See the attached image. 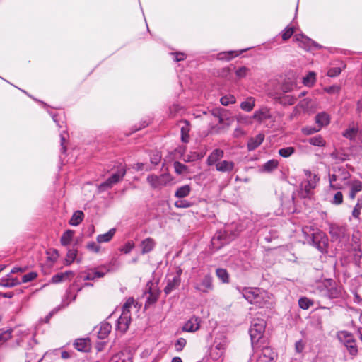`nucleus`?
<instances>
[{"label": "nucleus", "mask_w": 362, "mask_h": 362, "mask_svg": "<svg viewBox=\"0 0 362 362\" xmlns=\"http://www.w3.org/2000/svg\"><path fill=\"white\" fill-rule=\"evenodd\" d=\"M112 326L108 322H102L98 331V337L101 339H105L110 333Z\"/></svg>", "instance_id": "a878e982"}, {"label": "nucleus", "mask_w": 362, "mask_h": 362, "mask_svg": "<svg viewBox=\"0 0 362 362\" xmlns=\"http://www.w3.org/2000/svg\"><path fill=\"white\" fill-rule=\"evenodd\" d=\"M270 109L267 107H262L254 112L253 118L259 122L271 118Z\"/></svg>", "instance_id": "a211bd4d"}, {"label": "nucleus", "mask_w": 362, "mask_h": 362, "mask_svg": "<svg viewBox=\"0 0 362 362\" xmlns=\"http://www.w3.org/2000/svg\"><path fill=\"white\" fill-rule=\"evenodd\" d=\"M172 180L169 174L163 173L160 175L153 174L147 177V182L153 189H161Z\"/></svg>", "instance_id": "1a4fd4ad"}, {"label": "nucleus", "mask_w": 362, "mask_h": 362, "mask_svg": "<svg viewBox=\"0 0 362 362\" xmlns=\"http://www.w3.org/2000/svg\"><path fill=\"white\" fill-rule=\"evenodd\" d=\"M135 245L132 241H128L122 248L121 251L124 252L125 254L129 253L133 248L134 247Z\"/></svg>", "instance_id": "052dcab7"}, {"label": "nucleus", "mask_w": 362, "mask_h": 362, "mask_svg": "<svg viewBox=\"0 0 362 362\" xmlns=\"http://www.w3.org/2000/svg\"><path fill=\"white\" fill-rule=\"evenodd\" d=\"M161 156L159 152H155L151 156V162L153 165H158L160 161Z\"/></svg>", "instance_id": "0e129e2a"}, {"label": "nucleus", "mask_w": 362, "mask_h": 362, "mask_svg": "<svg viewBox=\"0 0 362 362\" xmlns=\"http://www.w3.org/2000/svg\"><path fill=\"white\" fill-rule=\"evenodd\" d=\"M125 174L126 169L124 166H121L115 173H113L110 177L99 185V189L100 191H105L107 189L111 188L115 184L121 181Z\"/></svg>", "instance_id": "9d476101"}, {"label": "nucleus", "mask_w": 362, "mask_h": 362, "mask_svg": "<svg viewBox=\"0 0 362 362\" xmlns=\"http://www.w3.org/2000/svg\"><path fill=\"white\" fill-rule=\"evenodd\" d=\"M257 298L258 299H255L257 302H255L254 304L259 307H263L266 305L267 303H269V300L271 299V295L267 292L264 291H261L259 289L256 298Z\"/></svg>", "instance_id": "4be33fe9"}, {"label": "nucleus", "mask_w": 362, "mask_h": 362, "mask_svg": "<svg viewBox=\"0 0 362 362\" xmlns=\"http://www.w3.org/2000/svg\"><path fill=\"white\" fill-rule=\"evenodd\" d=\"M343 136L350 140L362 142V131H359L357 125H350L344 132Z\"/></svg>", "instance_id": "2eb2a0df"}, {"label": "nucleus", "mask_w": 362, "mask_h": 362, "mask_svg": "<svg viewBox=\"0 0 362 362\" xmlns=\"http://www.w3.org/2000/svg\"><path fill=\"white\" fill-rule=\"evenodd\" d=\"M74 275L72 271H66L65 272H60L54 275L52 278V282L54 284H58L64 281L66 279H69Z\"/></svg>", "instance_id": "bb28decb"}, {"label": "nucleus", "mask_w": 362, "mask_h": 362, "mask_svg": "<svg viewBox=\"0 0 362 362\" xmlns=\"http://www.w3.org/2000/svg\"><path fill=\"white\" fill-rule=\"evenodd\" d=\"M349 351V353L353 356L357 355L358 354V348L356 344L355 340L351 341V343L346 344L345 346Z\"/></svg>", "instance_id": "3c124183"}, {"label": "nucleus", "mask_w": 362, "mask_h": 362, "mask_svg": "<svg viewBox=\"0 0 362 362\" xmlns=\"http://www.w3.org/2000/svg\"><path fill=\"white\" fill-rule=\"evenodd\" d=\"M318 131H320V128H315V127H305V128H303V132L308 135L312 134Z\"/></svg>", "instance_id": "774afa93"}, {"label": "nucleus", "mask_w": 362, "mask_h": 362, "mask_svg": "<svg viewBox=\"0 0 362 362\" xmlns=\"http://www.w3.org/2000/svg\"><path fill=\"white\" fill-rule=\"evenodd\" d=\"M156 243L151 238H147L141 243V253L146 254L151 252L155 247Z\"/></svg>", "instance_id": "cd10ccee"}, {"label": "nucleus", "mask_w": 362, "mask_h": 362, "mask_svg": "<svg viewBox=\"0 0 362 362\" xmlns=\"http://www.w3.org/2000/svg\"><path fill=\"white\" fill-rule=\"evenodd\" d=\"M259 288H244L243 290V296L250 303L254 304L255 302H257L255 299H257L256 297L259 293Z\"/></svg>", "instance_id": "412c9836"}, {"label": "nucleus", "mask_w": 362, "mask_h": 362, "mask_svg": "<svg viewBox=\"0 0 362 362\" xmlns=\"http://www.w3.org/2000/svg\"><path fill=\"white\" fill-rule=\"evenodd\" d=\"M200 319L197 317H191L183 326L182 329L185 332H194L199 329Z\"/></svg>", "instance_id": "6ab92c4d"}, {"label": "nucleus", "mask_w": 362, "mask_h": 362, "mask_svg": "<svg viewBox=\"0 0 362 362\" xmlns=\"http://www.w3.org/2000/svg\"><path fill=\"white\" fill-rule=\"evenodd\" d=\"M264 135L259 134L255 137L250 139L247 143V148L249 151H253L257 148L264 141Z\"/></svg>", "instance_id": "5701e85b"}, {"label": "nucleus", "mask_w": 362, "mask_h": 362, "mask_svg": "<svg viewBox=\"0 0 362 362\" xmlns=\"http://www.w3.org/2000/svg\"><path fill=\"white\" fill-rule=\"evenodd\" d=\"M344 66H343V68ZM342 71V67L337 66V67H332L330 68L327 71V76L329 77H335L339 76Z\"/></svg>", "instance_id": "864d4df0"}, {"label": "nucleus", "mask_w": 362, "mask_h": 362, "mask_svg": "<svg viewBox=\"0 0 362 362\" xmlns=\"http://www.w3.org/2000/svg\"><path fill=\"white\" fill-rule=\"evenodd\" d=\"M180 284V278L179 276H173V279H169L166 286L164 288L165 294L170 293L173 290L179 286Z\"/></svg>", "instance_id": "393cba45"}, {"label": "nucleus", "mask_w": 362, "mask_h": 362, "mask_svg": "<svg viewBox=\"0 0 362 362\" xmlns=\"http://www.w3.org/2000/svg\"><path fill=\"white\" fill-rule=\"evenodd\" d=\"M186 343V340L184 338H179L175 344V348L176 351H182L183 348L185 346Z\"/></svg>", "instance_id": "bf43d9fd"}, {"label": "nucleus", "mask_w": 362, "mask_h": 362, "mask_svg": "<svg viewBox=\"0 0 362 362\" xmlns=\"http://www.w3.org/2000/svg\"><path fill=\"white\" fill-rule=\"evenodd\" d=\"M220 102L223 105L227 106L230 104L235 103L236 98L233 95L228 94L221 97L220 99Z\"/></svg>", "instance_id": "79ce46f5"}, {"label": "nucleus", "mask_w": 362, "mask_h": 362, "mask_svg": "<svg viewBox=\"0 0 362 362\" xmlns=\"http://www.w3.org/2000/svg\"><path fill=\"white\" fill-rule=\"evenodd\" d=\"M74 232L71 230H66L61 237L60 242L62 245L66 246L70 244L72 240Z\"/></svg>", "instance_id": "c9c22d12"}, {"label": "nucleus", "mask_w": 362, "mask_h": 362, "mask_svg": "<svg viewBox=\"0 0 362 362\" xmlns=\"http://www.w3.org/2000/svg\"><path fill=\"white\" fill-rule=\"evenodd\" d=\"M109 271L107 266L102 265L97 268L87 269L81 272L80 275L85 281H93L104 277Z\"/></svg>", "instance_id": "0eeeda50"}, {"label": "nucleus", "mask_w": 362, "mask_h": 362, "mask_svg": "<svg viewBox=\"0 0 362 362\" xmlns=\"http://www.w3.org/2000/svg\"><path fill=\"white\" fill-rule=\"evenodd\" d=\"M194 288L197 291L204 293H206L212 291L214 289V286L211 276L209 274L205 275L194 284Z\"/></svg>", "instance_id": "ddd939ff"}, {"label": "nucleus", "mask_w": 362, "mask_h": 362, "mask_svg": "<svg viewBox=\"0 0 362 362\" xmlns=\"http://www.w3.org/2000/svg\"><path fill=\"white\" fill-rule=\"evenodd\" d=\"M329 234L332 241L346 243L349 240V235L346 228L337 224H330Z\"/></svg>", "instance_id": "6e6552de"}, {"label": "nucleus", "mask_w": 362, "mask_h": 362, "mask_svg": "<svg viewBox=\"0 0 362 362\" xmlns=\"http://www.w3.org/2000/svg\"><path fill=\"white\" fill-rule=\"evenodd\" d=\"M158 300V295L155 293H149L148 296L147 297V300L146 302V306L151 305L154 303H156Z\"/></svg>", "instance_id": "338daca9"}, {"label": "nucleus", "mask_w": 362, "mask_h": 362, "mask_svg": "<svg viewBox=\"0 0 362 362\" xmlns=\"http://www.w3.org/2000/svg\"><path fill=\"white\" fill-rule=\"evenodd\" d=\"M294 151L295 148L293 147L289 146L279 149V154L284 158H288L291 156Z\"/></svg>", "instance_id": "8fccbe9b"}, {"label": "nucleus", "mask_w": 362, "mask_h": 362, "mask_svg": "<svg viewBox=\"0 0 362 362\" xmlns=\"http://www.w3.org/2000/svg\"><path fill=\"white\" fill-rule=\"evenodd\" d=\"M351 175L344 168H334L329 173V185L334 189H341L350 181Z\"/></svg>", "instance_id": "f03ea898"}, {"label": "nucleus", "mask_w": 362, "mask_h": 362, "mask_svg": "<svg viewBox=\"0 0 362 362\" xmlns=\"http://www.w3.org/2000/svg\"><path fill=\"white\" fill-rule=\"evenodd\" d=\"M228 346L227 337L221 334L218 335L210 350V357L214 361H222Z\"/></svg>", "instance_id": "20e7f679"}, {"label": "nucleus", "mask_w": 362, "mask_h": 362, "mask_svg": "<svg viewBox=\"0 0 362 362\" xmlns=\"http://www.w3.org/2000/svg\"><path fill=\"white\" fill-rule=\"evenodd\" d=\"M338 339L344 344V346L351 343L354 339L353 336L346 331H340L337 333Z\"/></svg>", "instance_id": "2f4dec72"}, {"label": "nucleus", "mask_w": 362, "mask_h": 362, "mask_svg": "<svg viewBox=\"0 0 362 362\" xmlns=\"http://www.w3.org/2000/svg\"><path fill=\"white\" fill-rule=\"evenodd\" d=\"M223 151L221 149L217 148L214 150L207 158V165L209 166L215 165V166H216V164L218 163L221 161L220 160L223 157Z\"/></svg>", "instance_id": "f3484780"}, {"label": "nucleus", "mask_w": 362, "mask_h": 362, "mask_svg": "<svg viewBox=\"0 0 362 362\" xmlns=\"http://www.w3.org/2000/svg\"><path fill=\"white\" fill-rule=\"evenodd\" d=\"M315 73L310 71L308 74L303 78V83L305 86L310 87L314 85L316 81Z\"/></svg>", "instance_id": "ea45409f"}, {"label": "nucleus", "mask_w": 362, "mask_h": 362, "mask_svg": "<svg viewBox=\"0 0 362 362\" xmlns=\"http://www.w3.org/2000/svg\"><path fill=\"white\" fill-rule=\"evenodd\" d=\"M294 39L297 42H300L306 46H309L310 43H313L311 40H310L308 37H305L303 35H296Z\"/></svg>", "instance_id": "603ef678"}, {"label": "nucleus", "mask_w": 362, "mask_h": 362, "mask_svg": "<svg viewBox=\"0 0 362 362\" xmlns=\"http://www.w3.org/2000/svg\"><path fill=\"white\" fill-rule=\"evenodd\" d=\"M343 202V194L341 192H337L334 197L332 203L334 204H341Z\"/></svg>", "instance_id": "e2e57ef3"}, {"label": "nucleus", "mask_w": 362, "mask_h": 362, "mask_svg": "<svg viewBox=\"0 0 362 362\" xmlns=\"http://www.w3.org/2000/svg\"><path fill=\"white\" fill-rule=\"evenodd\" d=\"M137 303L135 302L133 298H129L127 300L122 307V313L121 316L117 320V327L122 332H124L127 330L129 325L131 322L130 311L132 308L136 310Z\"/></svg>", "instance_id": "7ed1b4c3"}, {"label": "nucleus", "mask_w": 362, "mask_h": 362, "mask_svg": "<svg viewBox=\"0 0 362 362\" xmlns=\"http://www.w3.org/2000/svg\"><path fill=\"white\" fill-rule=\"evenodd\" d=\"M228 230L224 231L218 232L216 235L211 240L212 247L218 250L221 248L225 244L232 240L235 236V234L228 235Z\"/></svg>", "instance_id": "9b49d317"}, {"label": "nucleus", "mask_w": 362, "mask_h": 362, "mask_svg": "<svg viewBox=\"0 0 362 362\" xmlns=\"http://www.w3.org/2000/svg\"><path fill=\"white\" fill-rule=\"evenodd\" d=\"M116 233L115 228H111L108 232L100 234L97 236V242L98 243H103L110 242Z\"/></svg>", "instance_id": "c756f323"}, {"label": "nucleus", "mask_w": 362, "mask_h": 362, "mask_svg": "<svg viewBox=\"0 0 362 362\" xmlns=\"http://www.w3.org/2000/svg\"><path fill=\"white\" fill-rule=\"evenodd\" d=\"M308 142L313 146H325L326 141L325 139L320 136L317 135L309 139Z\"/></svg>", "instance_id": "a19ab883"}, {"label": "nucleus", "mask_w": 362, "mask_h": 362, "mask_svg": "<svg viewBox=\"0 0 362 362\" xmlns=\"http://www.w3.org/2000/svg\"><path fill=\"white\" fill-rule=\"evenodd\" d=\"M307 180L303 181L300 185L301 190L305 192V196L308 195L313 189L319 179L316 175H313L310 172L306 171Z\"/></svg>", "instance_id": "4468645a"}, {"label": "nucleus", "mask_w": 362, "mask_h": 362, "mask_svg": "<svg viewBox=\"0 0 362 362\" xmlns=\"http://www.w3.org/2000/svg\"><path fill=\"white\" fill-rule=\"evenodd\" d=\"M249 72V69L245 66H242L238 68L235 71V75L238 78H242L245 77L247 75V73Z\"/></svg>", "instance_id": "5fc2aeb1"}, {"label": "nucleus", "mask_w": 362, "mask_h": 362, "mask_svg": "<svg viewBox=\"0 0 362 362\" xmlns=\"http://www.w3.org/2000/svg\"><path fill=\"white\" fill-rule=\"evenodd\" d=\"M109 362H130V358L128 354L120 352L114 355Z\"/></svg>", "instance_id": "e433bc0d"}, {"label": "nucleus", "mask_w": 362, "mask_h": 362, "mask_svg": "<svg viewBox=\"0 0 362 362\" xmlns=\"http://www.w3.org/2000/svg\"><path fill=\"white\" fill-rule=\"evenodd\" d=\"M315 122L318 125V128L320 129L322 127L327 126L329 124L330 117L327 112H322L315 116Z\"/></svg>", "instance_id": "b1692460"}, {"label": "nucleus", "mask_w": 362, "mask_h": 362, "mask_svg": "<svg viewBox=\"0 0 362 362\" xmlns=\"http://www.w3.org/2000/svg\"><path fill=\"white\" fill-rule=\"evenodd\" d=\"M86 247L88 250L95 253H98L100 250V247L97 243L90 242L87 244Z\"/></svg>", "instance_id": "6e6d98bb"}, {"label": "nucleus", "mask_w": 362, "mask_h": 362, "mask_svg": "<svg viewBox=\"0 0 362 362\" xmlns=\"http://www.w3.org/2000/svg\"><path fill=\"white\" fill-rule=\"evenodd\" d=\"M76 255H77L76 250H75V249L69 250L67 255H66V259H65L66 264H68V265L71 264L76 259Z\"/></svg>", "instance_id": "49530a36"}, {"label": "nucleus", "mask_w": 362, "mask_h": 362, "mask_svg": "<svg viewBox=\"0 0 362 362\" xmlns=\"http://www.w3.org/2000/svg\"><path fill=\"white\" fill-rule=\"evenodd\" d=\"M320 294L322 297L328 298H337L341 296L342 288L335 281L328 279L325 281L322 284L319 286Z\"/></svg>", "instance_id": "423d86ee"}, {"label": "nucleus", "mask_w": 362, "mask_h": 362, "mask_svg": "<svg viewBox=\"0 0 362 362\" xmlns=\"http://www.w3.org/2000/svg\"><path fill=\"white\" fill-rule=\"evenodd\" d=\"M294 31H295V28L293 26L288 25L283 31L282 39L284 41H286L292 36Z\"/></svg>", "instance_id": "09e8293b"}, {"label": "nucleus", "mask_w": 362, "mask_h": 362, "mask_svg": "<svg viewBox=\"0 0 362 362\" xmlns=\"http://www.w3.org/2000/svg\"><path fill=\"white\" fill-rule=\"evenodd\" d=\"M305 343L302 340H298L295 343V351L297 353H302L305 349Z\"/></svg>", "instance_id": "680f3d73"}, {"label": "nucleus", "mask_w": 362, "mask_h": 362, "mask_svg": "<svg viewBox=\"0 0 362 362\" xmlns=\"http://www.w3.org/2000/svg\"><path fill=\"white\" fill-rule=\"evenodd\" d=\"M296 87L293 83H284L281 86V90L284 93L291 92Z\"/></svg>", "instance_id": "69168bd1"}, {"label": "nucleus", "mask_w": 362, "mask_h": 362, "mask_svg": "<svg viewBox=\"0 0 362 362\" xmlns=\"http://www.w3.org/2000/svg\"><path fill=\"white\" fill-rule=\"evenodd\" d=\"M299 306L303 309H308L310 306L312 305V303L310 300L306 298H301L299 301Z\"/></svg>", "instance_id": "13d9d810"}, {"label": "nucleus", "mask_w": 362, "mask_h": 362, "mask_svg": "<svg viewBox=\"0 0 362 362\" xmlns=\"http://www.w3.org/2000/svg\"><path fill=\"white\" fill-rule=\"evenodd\" d=\"M361 209H362V199H358L357 203L355 205V206L352 211V216L355 218H358L359 216L361 214Z\"/></svg>", "instance_id": "de8ad7c7"}, {"label": "nucleus", "mask_w": 362, "mask_h": 362, "mask_svg": "<svg viewBox=\"0 0 362 362\" xmlns=\"http://www.w3.org/2000/svg\"><path fill=\"white\" fill-rule=\"evenodd\" d=\"M303 233L308 236V241L321 252H325L328 246V238L320 230H315L311 227L303 228Z\"/></svg>", "instance_id": "f257e3e1"}, {"label": "nucleus", "mask_w": 362, "mask_h": 362, "mask_svg": "<svg viewBox=\"0 0 362 362\" xmlns=\"http://www.w3.org/2000/svg\"><path fill=\"white\" fill-rule=\"evenodd\" d=\"M20 284L21 281L17 278H7L1 279L0 286L6 288H12Z\"/></svg>", "instance_id": "f704fd0d"}, {"label": "nucleus", "mask_w": 362, "mask_h": 362, "mask_svg": "<svg viewBox=\"0 0 362 362\" xmlns=\"http://www.w3.org/2000/svg\"><path fill=\"white\" fill-rule=\"evenodd\" d=\"M83 218V213L81 211H76L72 215L69 223L72 226H78Z\"/></svg>", "instance_id": "4c0bfd02"}, {"label": "nucleus", "mask_w": 362, "mask_h": 362, "mask_svg": "<svg viewBox=\"0 0 362 362\" xmlns=\"http://www.w3.org/2000/svg\"><path fill=\"white\" fill-rule=\"evenodd\" d=\"M174 168L175 173L178 175L187 173V167L178 161L174 163Z\"/></svg>", "instance_id": "a18cd8bd"}, {"label": "nucleus", "mask_w": 362, "mask_h": 362, "mask_svg": "<svg viewBox=\"0 0 362 362\" xmlns=\"http://www.w3.org/2000/svg\"><path fill=\"white\" fill-rule=\"evenodd\" d=\"M278 164L279 163L276 160H270L263 165L262 167V171L267 173L272 172L277 168Z\"/></svg>", "instance_id": "58836bf2"}, {"label": "nucleus", "mask_w": 362, "mask_h": 362, "mask_svg": "<svg viewBox=\"0 0 362 362\" xmlns=\"http://www.w3.org/2000/svg\"><path fill=\"white\" fill-rule=\"evenodd\" d=\"M12 329L7 330L0 329V344H3L11 337Z\"/></svg>", "instance_id": "c03bdc74"}, {"label": "nucleus", "mask_w": 362, "mask_h": 362, "mask_svg": "<svg viewBox=\"0 0 362 362\" xmlns=\"http://www.w3.org/2000/svg\"><path fill=\"white\" fill-rule=\"evenodd\" d=\"M74 346L80 351H87L90 348V341L87 339H78L74 341Z\"/></svg>", "instance_id": "c85d7f7f"}, {"label": "nucleus", "mask_w": 362, "mask_h": 362, "mask_svg": "<svg viewBox=\"0 0 362 362\" xmlns=\"http://www.w3.org/2000/svg\"><path fill=\"white\" fill-rule=\"evenodd\" d=\"M235 163L229 160H221L216 164V170L221 173H230L233 170Z\"/></svg>", "instance_id": "aec40b11"}, {"label": "nucleus", "mask_w": 362, "mask_h": 362, "mask_svg": "<svg viewBox=\"0 0 362 362\" xmlns=\"http://www.w3.org/2000/svg\"><path fill=\"white\" fill-rule=\"evenodd\" d=\"M266 323L263 320H254L250 329V335L253 350L257 351L259 342L263 336Z\"/></svg>", "instance_id": "39448f33"}, {"label": "nucleus", "mask_w": 362, "mask_h": 362, "mask_svg": "<svg viewBox=\"0 0 362 362\" xmlns=\"http://www.w3.org/2000/svg\"><path fill=\"white\" fill-rule=\"evenodd\" d=\"M346 187H349V197L351 199L356 197L357 193L362 190V182L358 180H350Z\"/></svg>", "instance_id": "dca6fc26"}, {"label": "nucleus", "mask_w": 362, "mask_h": 362, "mask_svg": "<svg viewBox=\"0 0 362 362\" xmlns=\"http://www.w3.org/2000/svg\"><path fill=\"white\" fill-rule=\"evenodd\" d=\"M191 189V187L189 185H185L177 188L175 196L178 198H185L189 194Z\"/></svg>", "instance_id": "473e14b6"}, {"label": "nucleus", "mask_w": 362, "mask_h": 362, "mask_svg": "<svg viewBox=\"0 0 362 362\" xmlns=\"http://www.w3.org/2000/svg\"><path fill=\"white\" fill-rule=\"evenodd\" d=\"M254 351L257 355L256 362H274L275 353L270 347L265 346L260 348L259 346L257 351Z\"/></svg>", "instance_id": "f8f14e48"}, {"label": "nucleus", "mask_w": 362, "mask_h": 362, "mask_svg": "<svg viewBox=\"0 0 362 362\" xmlns=\"http://www.w3.org/2000/svg\"><path fill=\"white\" fill-rule=\"evenodd\" d=\"M255 106V99L253 97H248L240 105V108L245 112H251Z\"/></svg>", "instance_id": "7c9ffc66"}, {"label": "nucleus", "mask_w": 362, "mask_h": 362, "mask_svg": "<svg viewBox=\"0 0 362 362\" xmlns=\"http://www.w3.org/2000/svg\"><path fill=\"white\" fill-rule=\"evenodd\" d=\"M37 276V274L35 272H30L27 274H25L22 277V282L23 283H28L33 280H34Z\"/></svg>", "instance_id": "4d7b16f0"}, {"label": "nucleus", "mask_w": 362, "mask_h": 362, "mask_svg": "<svg viewBox=\"0 0 362 362\" xmlns=\"http://www.w3.org/2000/svg\"><path fill=\"white\" fill-rule=\"evenodd\" d=\"M216 276L223 283H228L229 281L228 274L224 269H217L216 271Z\"/></svg>", "instance_id": "37998d69"}, {"label": "nucleus", "mask_w": 362, "mask_h": 362, "mask_svg": "<svg viewBox=\"0 0 362 362\" xmlns=\"http://www.w3.org/2000/svg\"><path fill=\"white\" fill-rule=\"evenodd\" d=\"M301 108L303 111L310 112L314 108V103L310 99L305 98L300 102L296 109Z\"/></svg>", "instance_id": "72a5a7b5"}]
</instances>
